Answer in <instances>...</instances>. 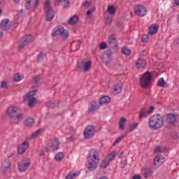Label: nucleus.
Returning a JSON list of instances; mask_svg holds the SVG:
<instances>
[{"label":"nucleus","mask_w":179,"mask_h":179,"mask_svg":"<svg viewBox=\"0 0 179 179\" xmlns=\"http://www.w3.org/2000/svg\"><path fill=\"white\" fill-rule=\"evenodd\" d=\"M87 163L86 167L90 171H94L100 162V154L96 149H91L87 157Z\"/></svg>","instance_id":"f257e3e1"},{"label":"nucleus","mask_w":179,"mask_h":179,"mask_svg":"<svg viewBox=\"0 0 179 179\" xmlns=\"http://www.w3.org/2000/svg\"><path fill=\"white\" fill-rule=\"evenodd\" d=\"M164 124L163 117L160 114H155L151 116L148 121V127L151 129H160Z\"/></svg>","instance_id":"f03ea898"},{"label":"nucleus","mask_w":179,"mask_h":179,"mask_svg":"<svg viewBox=\"0 0 179 179\" xmlns=\"http://www.w3.org/2000/svg\"><path fill=\"white\" fill-rule=\"evenodd\" d=\"M19 113H20L19 106H10L7 109V115L10 118H16L17 121H22L24 118V115Z\"/></svg>","instance_id":"7ed1b4c3"},{"label":"nucleus","mask_w":179,"mask_h":179,"mask_svg":"<svg viewBox=\"0 0 179 179\" xmlns=\"http://www.w3.org/2000/svg\"><path fill=\"white\" fill-rule=\"evenodd\" d=\"M152 73L146 71L140 78V85L143 89H148L152 85Z\"/></svg>","instance_id":"20e7f679"},{"label":"nucleus","mask_w":179,"mask_h":179,"mask_svg":"<svg viewBox=\"0 0 179 179\" xmlns=\"http://www.w3.org/2000/svg\"><path fill=\"white\" fill-rule=\"evenodd\" d=\"M43 9L46 15L47 22H51L55 17V11L51 7V2L47 0L43 6Z\"/></svg>","instance_id":"39448f33"},{"label":"nucleus","mask_w":179,"mask_h":179,"mask_svg":"<svg viewBox=\"0 0 179 179\" xmlns=\"http://www.w3.org/2000/svg\"><path fill=\"white\" fill-rule=\"evenodd\" d=\"M59 140L58 138H52L50 140V143L44 148V150L46 152H51V149L53 152L59 149Z\"/></svg>","instance_id":"423d86ee"},{"label":"nucleus","mask_w":179,"mask_h":179,"mask_svg":"<svg viewBox=\"0 0 179 179\" xmlns=\"http://www.w3.org/2000/svg\"><path fill=\"white\" fill-rule=\"evenodd\" d=\"M52 36L53 37L62 36L63 38H66L69 36V33L68 31H66L62 26H57L53 29Z\"/></svg>","instance_id":"0eeeda50"},{"label":"nucleus","mask_w":179,"mask_h":179,"mask_svg":"<svg viewBox=\"0 0 179 179\" xmlns=\"http://www.w3.org/2000/svg\"><path fill=\"white\" fill-rule=\"evenodd\" d=\"M33 41V36L31 35H26L21 38L18 44V48L22 50V48H24L27 44L31 43Z\"/></svg>","instance_id":"6e6552de"},{"label":"nucleus","mask_w":179,"mask_h":179,"mask_svg":"<svg viewBox=\"0 0 179 179\" xmlns=\"http://www.w3.org/2000/svg\"><path fill=\"white\" fill-rule=\"evenodd\" d=\"M77 69H80V71L83 70L84 72H89L90 71V69H92V62L91 61H87V62L82 61L80 63H78Z\"/></svg>","instance_id":"1a4fd4ad"},{"label":"nucleus","mask_w":179,"mask_h":179,"mask_svg":"<svg viewBox=\"0 0 179 179\" xmlns=\"http://www.w3.org/2000/svg\"><path fill=\"white\" fill-rule=\"evenodd\" d=\"M155 111V106H150L149 109H146L145 108H141L139 112V121H142L143 118H146L149 114H152V113Z\"/></svg>","instance_id":"9d476101"},{"label":"nucleus","mask_w":179,"mask_h":179,"mask_svg":"<svg viewBox=\"0 0 179 179\" xmlns=\"http://www.w3.org/2000/svg\"><path fill=\"white\" fill-rule=\"evenodd\" d=\"M25 9L27 10H31L34 12L37 7L38 6V0H35V2L33 0H25Z\"/></svg>","instance_id":"9b49d317"},{"label":"nucleus","mask_w":179,"mask_h":179,"mask_svg":"<svg viewBox=\"0 0 179 179\" xmlns=\"http://www.w3.org/2000/svg\"><path fill=\"white\" fill-rule=\"evenodd\" d=\"M134 9L135 15L139 16L140 17H143V16H146L148 13V10L146 9V8L141 5H136Z\"/></svg>","instance_id":"f8f14e48"},{"label":"nucleus","mask_w":179,"mask_h":179,"mask_svg":"<svg viewBox=\"0 0 179 179\" xmlns=\"http://www.w3.org/2000/svg\"><path fill=\"white\" fill-rule=\"evenodd\" d=\"M30 166V159L29 158L23 159L22 161L18 162V169L20 171H26Z\"/></svg>","instance_id":"ddd939ff"},{"label":"nucleus","mask_w":179,"mask_h":179,"mask_svg":"<svg viewBox=\"0 0 179 179\" xmlns=\"http://www.w3.org/2000/svg\"><path fill=\"white\" fill-rule=\"evenodd\" d=\"M94 136V126L89 125L87 126L84 131V137L85 139H89Z\"/></svg>","instance_id":"4468645a"},{"label":"nucleus","mask_w":179,"mask_h":179,"mask_svg":"<svg viewBox=\"0 0 179 179\" xmlns=\"http://www.w3.org/2000/svg\"><path fill=\"white\" fill-rule=\"evenodd\" d=\"M108 43L110 47H111L112 48H115V47L118 45V42L117 41V37H115V35H110L108 38Z\"/></svg>","instance_id":"2eb2a0df"},{"label":"nucleus","mask_w":179,"mask_h":179,"mask_svg":"<svg viewBox=\"0 0 179 179\" xmlns=\"http://www.w3.org/2000/svg\"><path fill=\"white\" fill-rule=\"evenodd\" d=\"M9 22L10 20L8 18L2 20L0 24V28L1 29V30L8 31L10 29L12 24H10Z\"/></svg>","instance_id":"dca6fc26"},{"label":"nucleus","mask_w":179,"mask_h":179,"mask_svg":"<svg viewBox=\"0 0 179 179\" xmlns=\"http://www.w3.org/2000/svg\"><path fill=\"white\" fill-rule=\"evenodd\" d=\"M166 162V158L164 157L161 156V155H157L156 157L154 159V166H157V167L162 166L163 163Z\"/></svg>","instance_id":"f3484780"},{"label":"nucleus","mask_w":179,"mask_h":179,"mask_svg":"<svg viewBox=\"0 0 179 179\" xmlns=\"http://www.w3.org/2000/svg\"><path fill=\"white\" fill-rule=\"evenodd\" d=\"M27 149H29V142L24 141L21 145L18 146L19 155H23V153H24Z\"/></svg>","instance_id":"a211bd4d"},{"label":"nucleus","mask_w":179,"mask_h":179,"mask_svg":"<svg viewBox=\"0 0 179 179\" xmlns=\"http://www.w3.org/2000/svg\"><path fill=\"white\" fill-rule=\"evenodd\" d=\"M100 106H101L100 102L93 101L92 102H91L90 106L88 108V111H90V113H93V111H95V110H98V108H100Z\"/></svg>","instance_id":"6ab92c4d"},{"label":"nucleus","mask_w":179,"mask_h":179,"mask_svg":"<svg viewBox=\"0 0 179 179\" xmlns=\"http://www.w3.org/2000/svg\"><path fill=\"white\" fill-rule=\"evenodd\" d=\"M136 66L138 69H143L146 66V61L143 59H138L136 60Z\"/></svg>","instance_id":"aec40b11"},{"label":"nucleus","mask_w":179,"mask_h":179,"mask_svg":"<svg viewBox=\"0 0 179 179\" xmlns=\"http://www.w3.org/2000/svg\"><path fill=\"white\" fill-rule=\"evenodd\" d=\"M80 41H75L71 43V51H78V49L80 47Z\"/></svg>","instance_id":"412c9836"},{"label":"nucleus","mask_w":179,"mask_h":179,"mask_svg":"<svg viewBox=\"0 0 179 179\" xmlns=\"http://www.w3.org/2000/svg\"><path fill=\"white\" fill-rule=\"evenodd\" d=\"M159 30V26L156 25L155 24H152L149 27L148 34L150 36H153V34H156L157 31Z\"/></svg>","instance_id":"4be33fe9"},{"label":"nucleus","mask_w":179,"mask_h":179,"mask_svg":"<svg viewBox=\"0 0 179 179\" xmlns=\"http://www.w3.org/2000/svg\"><path fill=\"white\" fill-rule=\"evenodd\" d=\"M176 121H177V119L176 118V115L171 113H169V115H167L166 122H168L169 124H171V125H174V124L176 123Z\"/></svg>","instance_id":"5701e85b"},{"label":"nucleus","mask_w":179,"mask_h":179,"mask_svg":"<svg viewBox=\"0 0 179 179\" xmlns=\"http://www.w3.org/2000/svg\"><path fill=\"white\" fill-rule=\"evenodd\" d=\"M79 22V17L78 15H73V17H70V19L68 21V23L71 26H73Z\"/></svg>","instance_id":"b1692460"},{"label":"nucleus","mask_w":179,"mask_h":179,"mask_svg":"<svg viewBox=\"0 0 179 179\" xmlns=\"http://www.w3.org/2000/svg\"><path fill=\"white\" fill-rule=\"evenodd\" d=\"M111 101V98L108 96H103L100 98L99 103L100 104H107Z\"/></svg>","instance_id":"393cba45"},{"label":"nucleus","mask_w":179,"mask_h":179,"mask_svg":"<svg viewBox=\"0 0 179 179\" xmlns=\"http://www.w3.org/2000/svg\"><path fill=\"white\" fill-rule=\"evenodd\" d=\"M113 93H121L122 90V84H115L113 87Z\"/></svg>","instance_id":"a878e982"},{"label":"nucleus","mask_w":179,"mask_h":179,"mask_svg":"<svg viewBox=\"0 0 179 179\" xmlns=\"http://www.w3.org/2000/svg\"><path fill=\"white\" fill-rule=\"evenodd\" d=\"M143 173L144 178H150V177H152V174H153V172H152V169H145Z\"/></svg>","instance_id":"bb28decb"},{"label":"nucleus","mask_w":179,"mask_h":179,"mask_svg":"<svg viewBox=\"0 0 179 179\" xmlns=\"http://www.w3.org/2000/svg\"><path fill=\"white\" fill-rule=\"evenodd\" d=\"M125 122H127V119L125 117H121L119 121V129L124 131V127H125Z\"/></svg>","instance_id":"cd10ccee"},{"label":"nucleus","mask_w":179,"mask_h":179,"mask_svg":"<svg viewBox=\"0 0 179 179\" xmlns=\"http://www.w3.org/2000/svg\"><path fill=\"white\" fill-rule=\"evenodd\" d=\"M36 103H37V99L34 97L28 98V106L29 107H34L36 106Z\"/></svg>","instance_id":"c85d7f7f"},{"label":"nucleus","mask_w":179,"mask_h":179,"mask_svg":"<svg viewBox=\"0 0 179 179\" xmlns=\"http://www.w3.org/2000/svg\"><path fill=\"white\" fill-rule=\"evenodd\" d=\"M108 164H110V161L107 159H104L101 162L100 164V169H101L102 170L104 169H107V167L108 166Z\"/></svg>","instance_id":"c756f323"},{"label":"nucleus","mask_w":179,"mask_h":179,"mask_svg":"<svg viewBox=\"0 0 179 179\" xmlns=\"http://www.w3.org/2000/svg\"><path fill=\"white\" fill-rule=\"evenodd\" d=\"M80 174V172L78 171L76 173H69L66 177V179H73L76 177H78V176H79Z\"/></svg>","instance_id":"7c9ffc66"},{"label":"nucleus","mask_w":179,"mask_h":179,"mask_svg":"<svg viewBox=\"0 0 179 179\" xmlns=\"http://www.w3.org/2000/svg\"><path fill=\"white\" fill-rule=\"evenodd\" d=\"M24 124L26 127H33L34 125V118H29L25 120Z\"/></svg>","instance_id":"2f4dec72"},{"label":"nucleus","mask_w":179,"mask_h":179,"mask_svg":"<svg viewBox=\"0 0 179 179\" xmlns=\"http://www.w3.org/2000/svg\"><path fill=\"white\" fill-rule=\"evenodd\" d=\"M167 150H169V149H167V147L162 148V146L159 145L155 148V152L156 153H159V152L163 153V152H167Z\"/></svg>","instance_id":"473e14b6"},{"label":"nucleus","mask_w":179,"mask_h":179,"mask_svg":"<svg viewBox=\"0 0 179 179\" xmlns=\"http://www.w3.org/2000/svg\"><path fill=\"white\" fill-rule=\"evenodd\" d=\"M43 132H44V129H39L31 134V138H37V136H40V134H43Z\"/></svg>","instance_id":"72a5a7b5"},{"label":"nucleus","mask_w":179,"mask_h":179,"mask_svg":"<svg viewBox=\"0 0 179 179\" xmlns=\"http://www.w3.org/2000/svg\"><path fill=\"white\" fill-rule=\"evenodd\" d=\"M122 52L124 55H127V57H129V55H131V50H129L128 48L127 47H123L122 48Z\"/></svg>","instance_id":"f704fd0d"},{"label":"nucleus","mask_w":179,"mask_h":179,"mask_svg":"<svg viewBox=\"0 0 179 179\" xmlns=\"http://www.w3.org/2000/svg\"><path fill=\"white\" fill-rule=\"evenodd\" d=\"M64 157V153L58 152L57 154H56L55 159L57 160V162H61V160H62Z\"/></svg>","instance_id":"c9c22d12"},{"label":"nucleus","mask_w":179,"mask_h":179,"mask_svg":"<svg viewBox=\"0 0 179 179\" xmlns=\"http://www.w3.org/2000/svg\"><path fill=\"white\" fill-rule=\"evenodd\" d=\"M108 13H110V15H115V12H117V10H115L114 6H110L108 7Z\"/></svg>","instance_id":"e433bc0d"},{"label":"nucleus","mask_w":179,"mask_h":179,"mask_svg":"<svg viewBox=\"0 0 179 179\" xmlns=\"http://www.w3.org/2000/svg\"><path fill=\"white\" fill-rule=\"evenodd\" d=\"M102 62L103 64H105V65H110L111 62V58L107 57H106V56H103Z\"/></svg>","instance_id":"4c0bfd02"},{"label":"nucleus","mask_w":179,"mask_h":179,"mask_svg":"<svg viewBox=\"0 0 179 179\" xmlns=\"http://www.w3.org/2000/svg\"><path fill=\"white\" fill-rule=\"evenodd\" d=\"M125 136H127V133H125L124 134V136H119L113 143V146H115V145H117V143H118L119 142H121V141H122V139H124V138H125Z\"/></svg>","instance_id":"58836bf2"},{"label":"nucleus","mask_w":179,"mask_h":179,"mask_svg":"<svg viewBox=\"0 0 179 179\" xmlns=\"http://www.w3.org/2000/svg\"><path fill=\"white\" fill-rule=\"evenodd\" d=\"M157 86H160L161 87H164L166 86V82L164 81V79L159 78L157 83Z\"/></svg>","instance_id":"ea45409f"},{"label":"nucleus","mask_w":179,"mask_h":179,"mask_svg":"<svg viewBox=\"0 0 179 179\" xmlns=\"http://www.w3.org/2000/svg\"><path fill=\"white\" fill-rule=\"evenodd\" d=\"M138 123H134L130 125L129 127L128 128L129 132H133V131H135V129L138 128Z\"/></svg>","instance_id":"a19ab883"},{"label":"nucleus","mask_w":179,"mask_h":179,"mask_svg":"<svg viewBox=\"0 0 179 179\" xmlns=\"http://www.w3.org/2000/svg\"><path fill=\"white\" fill-rule=\"evenodd\" d=\"M22 79L23 76L20 73H15L14 75V80H15V82H20V80H22Z\"/></svg>","instance_id":"79ce46f5"},{"label":"nucleus","mask_w":179,"mask_h":179,"mask_svg":"<svg viewBox=\"0 0 179 179\" xmlns=\"http://www.w3.org/2000/svg\"><path fill=\"white\" fill-rule=\"evenodd\" d=\"M41 79V77L40 76H36L34 78L33 83L34 85H35L34 86H37V83L40 82Z\"/></svg>","instance_id":"37998d69"},{"label":"nucleus","mask_w":179,"mask_h":179,"mask_svg":"<svg viewBox=\"0 0 179 179\" xmlns=\"http://www.w3.org/2000/svg\"><path fill=\"white\" fill-rule=\"evenodd\" d=\"M116 152L115 151H113L108 156V158L106 159L109 162H111L113 159L115 157Z\"/></svg>","instance_id":"c03bdc74"},{"label":"nucleus","mask_w":179,"mask_h":179,"mask_svg":"<svg viewBox=\"0 0 179 179\" xmlns=\"http://www.w3.org/2000/svg\"><path fill=\"white\" fill-rule=\"evenodd\" d=\"M2 166L4 169H9V167H10V162L6 159L5 160V162H3Z\"/></svg>","instance_id":"a18cd8bd"},{"label":"nucleus","mask_w":179,"mask_h":179,"mask_svg":"<svg viewBox=\"0 0 179 179\" xmlns=\"http://www.w3.org/2000/svg\"><path fill=\"white\" fill-rule=\"evenodd\" d=\"M111 55H113V52L111 50H106L103 56L108 58H110L111 59Z\"/></svg>","instance_id":"49530a36"},{"label":"nucleus","mask_w":179,"mask_h":179,"mask_svg":"<svg viewBox=\"0 0 179 179\" xmlns=\"http://www.w3.org/2000/svg\"><path fill=\"white\" fill-rule=\"evenodd\" d=\"M37 93V90H34L33 91H30L28 94H27V97L30 98V97H34V94Z\"/></svg>","instance_id":"de8ad7c7"},{"label":"nucleus","mask_w":179,"mask_h":179,"mask_svg":"<svg viewBox=\"0 0 179 179\" xmlns=\"http://www.w3.org/2000/svg\"><path fill=\"white\" fill-rule=\"evenodd\" d=\"M92 5V2L89 1H85L83 3L82 6L83 8H89Z\"/></svg>","instance_id":"09e8293b"},{"label":"nucleus","mask_w":179,"mask_h":179,"mask_svg":"<svg viewBox=\"0 0 179 179\" xmlns=\"http://www.w3.org/2000/svg\"><path fill=\"white\" fill-rule=\"evenodd\" d=\"M94 12H96V7H92L90 10H87V16H90V15H92V13H94Z\"/></svg>","instance_id":"8fccbe9b"},{"label":"nucleus","mask_w":179,"mask_h":179,"mask_svg":"<svg viewBox=\"0 0 179 179\" xmlns=\"http://www.w3.org/2000/svg\"><path fill=\"white\" fill-rule=\"evenodd\" d=\"M99 48L100 50H106V48H107V43L105 42L101 43L99 45Z\"/></svg>","instance_id":"3c124183"},{"label":"nucleus","mask_w":179,"mask_h":179,"mask_svg":"<svg viewBox=\"0 0 179 179\" xmlns=\"http://www.w3.org/2000/svg\"><path fill=\"white\" fill-rule=\"evenodd\" d=\"M111 22H113V18H111L110 17H106L105 18L106 24H111Z\"/></svg>","instance_id":"603ef678"},{"label":"nucleus","mask_w":179,"mask_h":179,"mask_svg":"<svg viewBox=\"0 0 179 179\" xmlns=\"http://www.w3.org/2000/svg\"><path fill=\"white\" fill-rule=\"evenodd\" d=\"M45 106L49 108H54V107H55V105L51 101L46 102Z\"/></svg>","instance_id":"864d4df0"},{"label":"nucleus","mask_w":179,"mask_h":179,"mask_svg":"<svg viewBox=\"0 0 179 179\" xmlns=\"http://www.w3.org/2000/svg\"><path fill=\"white\" fill-rule=\"evenodd\" d=\"M141 41L143 43H146V42L149 41V37H148L146 35H143L141 37Z\"/></svg>","instance_id":"5fc2aeb1"},{"label":"nucleus","mask_w":179,"mask_h":179,"mask_svg":"<svg viewBox=\"0 0 179 179\" xmlns=\"http://www.w3.org/2000/svg\"><path fill=\"white\" fill-rule=\"evenodd\" d=\"M1 87L2 89H6V87H8V83L6 81H3L1 84Z\"/></svg>","instance_id":"6e6d98bb"},{"label":"nucleus","mask_w":179,"mask_h":179,"mask_svg":"<svg viewBox=\"0 0 179 179\" xmlns=\"http://www.w3.org/2000/svg\"><path fill=\"white\" fill-rule=\"evenodd\" d=\"M64 3H65L66 6H65V4H64L63 7L64 8H69V0H64Z\"/></svg>","instance_id":"4d7b16f0"},{"label":"nucleus","mask_w":179,"mask_h":179,"mask_svg":"<svg viewBox=\"0 0 179 179\" xmlns=\"http://www.w3.org/2000/svg\"><path fill=\"white\" fill-rule=\"evenodd\" d=\"M45 57V55L43 52H41L38 56V59L40 61L41 59H43V57Z\"/></svg>","instance_id":"13d9d810"},{"label":"nucleus","mask_w":179,"mask_h":179,"mask_svg":"<svg viewBox=\"0 0 179 179\" xmlns=\"http://www.w3.org/2000/svg\"><path fill=\"white\" fill-rule=\"evenodd\" d=\"M173 6H179V0H174Z\"/></svg>","instance_id":"bf43d9fd"},{"label":"nucleus","mask_w":179,"mask_h":179,"mask_svg":"<svg viewBox=\"0 0 179 179\" xmlns=\"http://www.w3.org/2000/svg\"><path fill=\"white\" fill-rule=\"evenodd\" d=\"M61 2H62V0H55V5L59 6V3H61Z\"/></svg>","instance_id":"052dcab7"},{"label":"nucleus","mask_w":179,"mask_h":179,"mask_svg":"<svg viewBox=\"0 0 179 179\" xmlns=\"http://www.w3.org/2000/svg\"><path fill=\"white\" fill-rule=\"evenodd\" d=\"M133 179H141V176H139V175H135V176L133 177Z\"/></svg>","instance_id":"680f3d73"},{"label":"nucleus","mask_w":179,"mask_h":179,"mask_svg":"<svg viewBox=\"0 0 179 179\" xmlns=\"http://www.w3.org/2000/svg\"><path fill=\"white\" fill-rule=\"evenodd\" d=\"M173 43L176 45L179 44V38L176 39Z\"/></svg>","instance_id":"e2e57ef3"},{"label":"nucleus","mask_w":179,"mask_h":179,"mask_svg":"<svg viewBox=\"0 0 179 179\" xmlns=\"http://www.w3.org/2000/svg\"><path fill=\"white\" fill-rule=\"evenodd\" d=\"M69 139L71 142H73V141H75V138H73V136H71Z\"/></svg>","instance_id":"0e129e2a"},{"label":"nucleus","mask_w":179,"mask_h":179,"mask_svg":"<svg viewBox=\"0 0 179 179\" xmlns=\"http://www.w3.org/2000/svg\"><path fill=\"white\" fill-rule=\"evenodd\" d=\"M3 36V33L2 31H0V38H2Z\"/></svg>","instance_id":"69168bd1"},{"label":"nucleus","mask_w":179,"mask_h":179,"mask_svg":"<svg viewBox=\"0 0 179 179\" xmlns=\"http://www.w3.org/2000/svg\"><path fill=\"white\" fill-rule=\"evenodd\" d=\"M14 2H15V3H19V2H20V0H14Z\"/></svg>","instance_id":"338daca9"},{"label":"nucleus","mask_w":179,"mask_h":179,"mask_svg":"<svg viewBox=\"0 0 179 179\" xmlns=\"http://www.w3.org/2000/svg\"><path fill=\"white\" fill-rule=\"evenodd\" d=\"M177 22H178V23H179V15L177 17Z\"/></svg>","instance_id":"774afa93"}]
</instances>
